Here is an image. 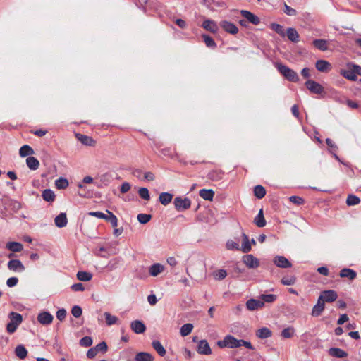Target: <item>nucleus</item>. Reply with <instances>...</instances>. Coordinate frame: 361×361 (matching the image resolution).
Segmentation results:
<instances>
[{"instance_id":"nucleus-4","label":"nucleus","mask_w":361,"mask_h":361,"mask_svg":"<svg viewBox=\"0 0 361 361\" xmlns=\"http://www.w3.org/2000/svg\"><path fill=\"white\" fill-rule=\"evenodd\" d=\"M353 66H355V63H348L345 68L341 69L340 74L347 80L356 81L357 79V73H355L356 69Z\"/></svg>"},{"instance_id":"nucleus-21","label":"nucleus","mask_w":361,"mask_h":361,"mask_svg":"<svg viewBox=\"0 0 361 361\" xmlns=\"http://www.w3.org/2000/svg\"><path fill=\"white\" fill-rule=\"evenodd\" d=\"M339 276L341 278H348L349 280L353 281L356 278L357 273L353 269L344 268L341 270Z\"/></svg>"},{"instance_id":"nucleus-11","label":"nucleus","mask_w":361,"mask_h":361,"mask_svg":"<svg viewBox=\"0 0 361 361\" xmlns=\"http://www.w3.org/2000/svg\"><path fill=\"white\" fill-rule=\"evenodd\" d=\"M273 262L276 267L280 268H290L292 267V264L283 256H276Z\"/></svg>"},{"instance_id":"nucleus-40","label":"nucleus","mask_w":361,"mask_h":361,"mask_svg":"<svg viewBox=\"0 0 361 361\" xmlns=\"http://www.w3.org/2000/svg\"><path fill=\"white\" fill-rule=\"evenodd\" d=\"M92 278V274L87 271H79L77 273V279L81 281H90Z\"/></svg>"},{"instance_id":"nucleus-37","label":"nucleus","mask_w":361,"mask_h":361,"mask_svg":"<svg viewBox=\"0 0 361 361\" xmlns=\"http://www.w3.org/2000/svg\"><path fill=\"white\" fill-rule=\"evenodd\" d=\"M42 198L44 200H45L46 202H54L55 200V197H56L54 191H52L50 189H45L42 192Z\"/></svg>"},{"instance_id":"nucleus-10","label":"nucleus","mask_w":361,"mask_h":361,"mask_svg":"<svg viewBox=\"0 0 361 361\" xmlns=\"http://www.w3.org/2000/svg\"><path fill=\"white\" fill-rule=\"evenodd\" d=\"M37 321L42 325H49L52 323L54 317L49 312H42L37 315Z\"/></svg>"},{"instance_id":"nucleus-3","label":"nucleus","mask_w":361,"mask_h":361,"mask_svg":"<svg viewBox=\"0 0 361 361\" xmlns=\"http://www.w3.org/2000/svg\"><path fill=\"white\" fill-rule=\"evenodd\" d=\"M8 318L11 321L6 325V330L9 334H13L22 323L23 317L18 312H11L8 314Z\"/></svg>"},{"instance_id":"nucleus-15","label":"nucleus","mask_w":361,"mask_h":361,"mask_svg":"<svg viewBox=\"0 0 361 361\" xmlns=\"http://www.w3.org/2000/svg\"><path fill=\"white\" fill-rule=\"evenodd\" d=\"M240 13L243 17H244L245 19H247L250 23H252L253 25H258L260 23L259 18L253 14L252 13L246 11V10H241Z\"/></svg>"},{"instance_id":"nucleus-61","label":"nucleus","mask_w":361,"mask_h":361,"mask_svg":"<svg viewBox=\"0 0 361 361\" xmlns=\"http://www.w3.org/2000/svg\"><path fill=\"white\" fill-rule=\"evenodd\" d=\"M9 206L11 207V209L13 210L14 212H17L21 208L20 203L15 200L11 201Z\"/></svg>"},{"instance_id":"nucleus-46","label":"nucleus","mask_w":361,"mask_h":361,"mask_svg":"<svg viewBox=\"0 0 361 361\" xmlns=\"http://www.w3.org/2000/svg\"><path fill=\"white\" fill-rule=\"evenodd\" d=\"M271 28L279 34L281 37H284L286 36V32L283 27L277 23H271L270 25Z\"/></svg>"},{"instance_id":"nucleus-16","label":"nucleus","mask_w":361,"mask_h":361,"mask_svg":"<svg viewBox=\"0 0 361 361\" xmlns=\"http://www.w3.org/2000/svg\"><path fill=\"white\" fill-rule=\"evenodd\" d=\"M241 238H242V245L240 248V251L244 253L249 252L251 250V243L250 242L248 236L243 232L241 233Z\"/></svg>"},{"instance_id":"nucleus-28","label":"nucleus","mask_w":361,"mask_h":361,"mask_svg":"<svg viewBox=\"0 0 361 361\" xmlns=\"http://www.w3.org/2000/svg\"><path fill=\"white\" fill-rule=\"evenodd\" d=\"M154 357L149 353L140 352L136 354L135 361H153Z\"/></svg>"},{"instance_id":"nucleus-7","label":"nucleus","mask_w":361,"mask_h":361,"mask_svg":"<svg viewBox=\"0 0 361 361\" xmlns=\"http://www.w3.org/2000/svg\"><path fill=\"white\" fill-rule=\"evenodd\" d=\"M197 351L200 355H209L212 354V350L207 340L198 341Z\"/></svg>"},{"instance_id":"nucleus-36","label":"nucleus","mask_w":361,"mask_h":361,"mask_svg":"<svg viewBox=\"0 0 361 361\" xmlns=\"http://www.w3.org/2000/svg\"><path fill=\"white\" fill-rule=\"evenodd\" d=\"M34 153H35V152H34L33 149L27 145H25L22 146L19 150V154L22 157H25L27 156L32 155Z\"/></svg>"},{"instance_id":"nucleus-18","label":"nucleus","mask_w":361,"mask_h":361,"mask_svg":"<svg viewBox=\"0 0 361 361\" xmlns=\"http://www.w3.org/2000/svg\"><path fill=\"white\" fill-rule=\"evenodd\" d=\"M246 307L249 310L253 311L264 307V302L255 299H250L246 302Z\"/></svg>"},{"instance_id":"nucleus-45","label":"nucleus","mask_w":361,"mask_h":361,"mask_svg":"<svg viewBox=\"0 0 361 361\" xmlns=\"http://www.w3.org/2000/svg\"><path fill=\"white\" fill-rule=\"evenodd\" d=\"M121 259L120 258H114L111 259L108 264L106 265V268L109 271H113L118 267V266L121 264Z\"/></svg>"},{"instance_id":"nucleus-47","label":"nucleus","mask_w":361,"mask_h":361,"mask_svg":"<svg viewBox=\"0 0 361 361\" xmlns=\"http://www.w3.org/2000/svg\"><path fill=\"white\" fill-rule=\"evenodd\" d=\"M295 329L293 326H289L281 331V336L284 338H290L295 334Z\"/></svg>"},{"instance_id":"nucleus-30","label":"nucleus","mask_w":361,"mask_h":361,"mask_svg":"<svg viewBox=\"0 0 361 361\" xmlns=\"http://www.w3.org/2000/svg\"><path fill=\"white\" fill-rule=\"evenodd\" d=\"M199 195L202 199L212 201L214 196V192L212 189H202L200 190Z\"/></svg>"},{"instance_id":"nucleus-41","label":"nucleus","mask_w":361,"mask_h":361,"mask_svg":"<svg viewBox=\"0 0 361 361\" xmlns=\"http://www.w3.org/2000/svg\"><path fill=\"white\" fill-rule=\"evenodd\" d=\"M314 46L321 51H326L328 49L327 41L325 39H314L313 41Z\"/></svg>"},{"instance_id":"nucleus-34","label":"nucleus","mask_w":361,"mask_h":361,"mask_svg":"<svg viewBox=\"0 0 361 361\" xmlns=\"http://www.w3.org/2000/svg\"><path fill=\"white\" fill-rule=\"evenodd\" d=\"M254 222L259 228H262V227L265 226L266 221H265V219L264 217L263 209H261L259 210L258 214L255 218Z\"/></svg>"},{"instance_id":"nucleus-5","label":"nucleus","mask_w":361,"mask_h":361,"mask_svg":"<svg viewBox=\"0 0 361 361\" xmlns=\"http://www.w3.org/2000/svg\"><path fill=\"white\" fill-rule=\"evenodd\" d=\"M175 208L178 211H183L189 209L191 206V201L188 197H176L173 200Z\"/></svg>"},{"instance_id":"nucleus-24","label":"nucleus","mask_w":361,"mask_h":361,"mask_svg":"<svg viewBox=\"0 0 361 361\" xmlns=\"http://www.w3.org/2000/svg\"><path fill=\"white\" fill-rule=\"evenodd\" d=\"M77 139L83 145L87 146H92L94 143V140L87 135H85L82 134L77 133L75 135Z\"/></svg>"},{"instance_id":"nucleus-42","label":"nucleus","mask_w":361,"mask_h":361,"mask_svg":"<svg viewBox=\"0 0 361 361\" xmlns=\"http://www.w3.org/2000/svg\"><path fill=\"white\" fill-rule=\"evenodd\" d=\"M193 327V325L190 323L183 324L180 329V335L183 337L187 336L192 332Z\"/></svg>"},{"instance_id":"nucleus-27","label":"nucleus","mask_w":361,"mask_h":361,"mask_svg":"<svg viewBox=\"0 0 361 361\" xmlns=\"http://www.w3.org/2000/svg\"><path fill=\"white\" fill-rule=\"evenodd\" d=\"M271 335V331L267 327H262L256 331V336L261 339L269 338Z\"/></svg>"},{"instance_id":"nucleus-56","label":"nucleus","mask_w":361,"mask_h":361,"mask_svg":"<svg viewBox=\"0 0 361 361\" xmlns=\"http://www.w3.org/2000/svg\"><path fill=\"white\" fill-rule=\"evenodd\" d=\"M92 344V339L90 336H85L80 341V345L83 347H90Z\"/></svg>"},{"instance_id":"nucleus-14","label":"nucleus","mask_w":361,"mask_h":361,"mask_svg":"<svg viewBox=\"0 0 361 361\" xmlns=\"http://www.w3.org/2000/svg\"><path fill=\"white\" fill-rule=\"evenodd\" d=\"M221 27L227 32L230 33V34H232V35H235L236 33H238V28L237 27V26L229 22V21H226V20H224L222 22H221Z\"/></svg>"},{"instance_id":"nucleus-54","label":"nucleus","mask_w":361,"mask_h":361,"mask_svg":"<svg viewBox=\"0 0 361 361\" xmlns=\"http://www.w3.org/2000/svg\"><path fill=\"white\" fill-rule=\"evenodd\" d=\"M137 218L140 224H145L150 221L152 216L147 214H139Z\"/></svg>"},{"instance_id":"nucleus-17","label":"nucleus","mask_w":361,"mask_h":361,"mask_svg":"<svg viewBox=\"0 0 361 361\" xmlns=\"http://www.w3.org/2000/svg\"><path fill=\"white\" fill-rule=\"evenodd\" d=\"M325 308V304L322 298H318L317 304L313 307L312 310V316L319 317L321 315Z\"/></svg>"},{"instance_id":"nucleus-1","label":"nucleus","mask_w":361,"mask_h":361,"mask_svg":"<svg viewBox=\"0 0 361 361\" xmlns=\"http://www.w3.org/2000/svg\"><path fill=\"white\" fill-rule=\"evenodd\" d=\"M216 345L220 348H236L241 345L245 346L247 349L254 350L255 348L250 341H247L243 339H237L231 335H226L224 336L223 340L218 341Z\"/></svg>"},{"instance_id":"nucleus-51","label":"nucleus","mask_w":361,"mask_h":361,"mask_svg":"<svg viewBox=\"0 0 361 361\" xmlns=\"http://www.w3.org/2000/svg\"><path fill=\"white\" fill-rule=\"evenodd\" d=\"M296 281V278L294 276H287L281 279V283L285 286L293 285Z\"/></svg>"},{"instance_id":"nucleus-52","label":"nucleus","mask_w":361,"mask_h":361,"mask_svg":"<svg viewBox=\"0 0 361 361\" xmlns=\"http://www.w3.org/2000/svg\"><path fill=\"white\" fill-rule=\"evenodd\" d=\"M202 37L207 47L212 48H215L216 47V42L211 37L207 35H202Z\"/></svg>"},{"instance_id":"nucleus-53","label":"nucleus","mask_w":361,"mask_h":361,"mask_svg":"<svg viewBox=\"0 0 361 361\" xmlns=\"http://www.w3.org/2000/svg\"><path fill=\"white\" fill-rule=\"evenodd\" d=\"M276 295L274 294H263L261 295L262 302H273L276 300Z\"/></svg>"},{"instance_id":"nucleus-23","label":"nucleus","mask_w":361,"mask_h":361,"mask_svg":"<svg viewBox=\"0 0 361 361\" xmlns=\"http://www.w3.org/2000/svg\"><path fill=\"white\" fill-rule=\"evenodd\" d=\"M329 354L335 357L343 358L348 356V353L343 350L338 348H331L329 350Z\"/></svg>"},{"instance_id":"nucleus-13","label":"nucleus","mask_w":361,"mask_h":361,"mask_svg":"<svg viewBox=\"0 0 361 361\" xmlns=\"http://www.w3.org/2000/svg\"><path fill=\"white\" fill-rule=\"evenodd\" d=\"M8 268L9 270L13 271L22 272L25 270V267L22 262L18 259H11L8 263Z\"/></svg>"},{"instance_id":"nucleus-49","label":"nucleus","mask_w":361,"mask_h":361,"mask_svg":"<svg viewBox=\"0 0 361 361\" xmlns=\"http://www.w3.org/2000/svg\"><path fill=\"white\" fill-rule=\"evenodd\" d=\"M213 276L215 280L221 281L226 278L227 272L225 269H219L213 272Z\"/></svg>"},{"instance_id":"nucleus-35","label":"nucleus","mask_w":361,"mask_h":361,"mask_svg":"<svg viewBox=\"0 0 361 361\" xmlns=\"http://www.w3.org/2000/svg\"><path fill=\"white\" fill-rule=\"evenodd\" d=\"M15 353L18 358L23 360L27 357V350L23 345H18L15 349Z\"/></svg>"},{"instance_id":"nucleus-50","label":"nucleus","mask_w":361,"mask_h":361,"mask_svg":"<svg viewBox=\"0 0 361 361\" xmlns=\"http://www.w3.org/2000/svg\"><path fill=\"white\" fill-rule=\"evenodd\" d=\"M360 202V199L353 195H349L346 200V204L348 206H354L357 205Z\"/></svg>"},{"instance_id":"nucleus-6","label":"nucleus","mask_w":361,"mask_h":361,"mask_svg":"<svg viewBox=\"0 0 361 361\" xmlns=\"http://www.w3.org/2000/svg\"><path fill=\"white\" fill-rule=\"evenodd\" d=\"M242 260L243 262L250 269H255L259 266V260L251 254L244 255Z\"/></svg>"},{"instance_id":"nucleus-20","label":"nucleus","mask_w":361,"mask_h":361,"mask_svg":"<svg viewBox=\"0 0 361 361\" xmlns=\"http://www.w3.org/2000/svg\"><path fill=\"white\" fill-rule=\"evenodd\" d=\"M202 27L207 31L212 33H216L218 31V25L214 20H205L202 25Z\"/></svg>"},{"instance_id":"nucleus-12","label":"nucleus","mask_w":361,"mask_h":361,"mask_svg":"<svg viewBox=\"0 0 361 361\" xmlns=\"http://www.w3.org/2000/svg\"><path fill=\"white\" fill-rule=\"evenodd\" d=\"M130 329L135 334H140L146 331V326L140 320H134L130 323Z\"/></svg>"},{"instance_id":"nucleus-9","label":"nucleus","mask_w":361,"mask_h":361,"mask_svg":"<svg viewBox=\"0 0 361 361\" xmlns=\"http://www.w3.org/2000/svg\"><path fill=\"white\" fill-rule=\"evenodd\" d=\"M305 86L311 92L314 94H322L324 92L323 87L314 80H307L305 82Z\"/></svg>"},{"instance_id":"nucleus-25","label":"nucleus","mask_w":361,"mask_h":361,"mask_svg":"<svg viewBox=\"0 0 361 361\" xmlns=\"http://www.w3.org/2000/svg\"><path fill=\"white\" fill-rule=\"evenodd\" d=\"M164 269V267L163 265H161L159 263H156V264H152L149 267V272L151 276H157V275H159V274L163 272Z\"/></svg>"},{"instance_id":"nucleus-31","label":"nucleus","mask_w":361,"mask_h":361,"mask_svg":"<svg viewBox=\"0 0 361 361\" xmlns=\"http://www.w3.org/2000/svg\"><path fill=\"white\" fill-rule=\"evenodd\" d=\"M240 239L235 238V240H228L226 243V247L228 250H240L239 245Z\"/></svg>"},{"instance_id":"nucleus-26","label":"nucleus","mask_w":361,"mask_h":361,"mask_svg":"<svg viewBox=\"0 0 361 361\" xmlns=\"http://www.w3.org/2000/svg\"><path fill=\"white\" fill-rule=\"evenodd\" d=\"M316 68L321 72H327L331 68V64L325 60H319L315 64Z\"/></svg>"},{"instance_id":"nucleus-63","label":"nucleus","mask_w":361,"mask_h":361,"mask_svg":"<svg viewBox=\"0 0 361 361\" xmlns=\"http://www.w3.org/2000/svg\"><path fill=\"white\" fill-rule=\"evenodd\" d=\"M18 282V279L17 277H11L8 279L6 281V285L8 287H13L17 285Z\"/></svg>"},{"instance_id":"nucleus-60","label":"nucleus","mask_w":361,"mask_h":361,"mask_svg":"<svg viewBox=\"0 0 361 361\" xmlns=\"http://www.w3.org/2000/svg\"><path fill=\"white\" fill-rule=\"evenodd\" d=\"M66 317V310L63 308L60 309L56 312V317L61 322L63 321Z\"/></svg>"},{"instance_id":"nucleus-38","label":"nucleus","mask_w":361,"mask_h":361,"mask_svg":"<svg viewBox=\"0 0 361 361\" xmlns=\"http://www.w3.org/2000/svg\"><path fill=\"white\" fill-rule=\"evenodd\" d=\"M153 348L160 356H164L166 350L159 341H153L152 343Z\"/></svg>"},{"instance_id":"nucleus-8","label":"nucleus","mask_w":361,"mask_h":361,"mask_svg":"<svg viewBox=\"0 0 361 361\" xmlns=\"http://www.w3.org/2000/svg\"><path fill=\"white\" fill-rule=\"evenodd\" d=\"M319 298H322V300L324 301V302H331L337 299L338 294L335 290H324L321 293V295Z\"/></svg>"},{"instance_id":"nucleus-59","label":"nucleus","mask_w":361,"mask_h":361,"mask_svg":"<svg viewBox=\"0 0 361 361\" xmlns=\"http://www.w3.org/2000/svg\"><path fill=\"white\" fill-rule=\"evenodd\" d=\"M289 200L291 202L297 205H300L304 202L303 199L298 196H291Z\"/></svg>"},{"instance_id":"nucleus-64","label":"nucleus","mask_w":361,"mask_h":361,"mask_svg":"<svg viewBox=\"0 0 361 361\" xmlns=\"http://www.w3.org/2000/svg\"><path fill=\"white\" fill-rule=\"evenodd\" d=\"M71 289L75 292L76 291H83L85 288H84V286L81 283H78L73 284L71 286Z\"/></svg>"},{"instance_id":"nucleus-33","label":"nucleus","mask_w":361,"mask_h":361,"mask_svg":"<svg viewBox=\"0 0 361 361\" xmlns=\"http://www.w3.org/2000/svg\"><path fill=\"white\" fill-rule=\"evenodd\" d=\"M26 164L31 170H37L39 166V161L34 157H28L26 159Z\"/></svg>"},{"instance_id":"nucleus-62","label":"nucleus","mask_w":361,"mask_h":361,"mask_svg":"<svg viewBox=\"0 0 361 361\" xmlns=\"http://www.w3.org/2000/svg\"><path fill=\"white\" fill-rule=\"evenodd\" d=\"M97 353L99 351L106 352L107 350V345L104 341H102L94 347Z\"/></svg>"},{"instance_id":"nucleus-29","label":"nucleus","mask_w":361,"mask_h":361,"mask_svg":"<svg viewBox=\"0 0 361 361\" xmlns=\"http://www.w3.org/2000/svg\"><path fill=\"white\" fill-rule=\"evenodd\" d=\"M6 249L14 252H18L23 250V246L18 242H8L6 245Z\"/></svg>"},{"instance_id":"nucleus-57","label":"nucleus","mask_w":361,"mask_h":361,"mask_svg":"<svg viewBox=\"0 0 361 361\" xmlns=\"http://www.w3.org/2000/svg\"><path fill=\"white\" fill-rule=\"evenodd\" d=\"M71 313L75 317L78 318L82 315V308L80 306L75 305L71 310Z\"/></svg>"},{"instance_id":"nucleus-19","label":"nucleus","mask_w":361,"mask_h":361,"mask_svg":"<svg viewBox=\"0 0 361 361\" xmlns=\"http://www.w3.org/2000/svg\"><path fill=\"white\" fill-rule=\"evenodd\" d=\"M286 35L290 41L294 43H297L300 41V35L293 27H288L286 30Z\"/></svg>"},{"instance_id":"nucleus-22","label":"nucleus","mask_w":361,"mask_h":361,"mask_svg":"<svg viewBox=\"0 0 361 361\" xmlns=\"http://www.w3.org/2000/svg\"><path fill=\"white\" fill-rule=\"evenodd\" d=\"M54 223L59 228L65 227L67 225L68 219L66 213H61L54 219Z\"/></svg>"},{"instance_id":"nucleus-48","label":"nucleus","mask_w":361,"mask_h":361,"mask_svg":"<svg viewBox=\"0 0 361 361\" xmlns=\"http://www.w3.org/2000/svg\"><path fill=\"white\" fill-rule=\"evenodd\" d=\"M55 185L58 189H65L68 186V181L66 178H59L55 180Z\"/></svg>"},{"instance_id":"nucleus-43","label":"nucleus","mask_w":361,"mask_h":361,"mask_svg":"<svg viewBox=\"0 0 361 361\" xmlns=\"http://www.w3.org/2000/svg\"><path fill=\"white\" fill-rule=\"evenodd\" d=\"M106 213L107 214H106V218H104V219H105L107 221H109L111 224L112 226L116 228L118 226L117 217L111 212L109 210H106Z\"/></svg>"},{"instance_id":"nucleus-44","label":"nucleus","mask_w":361,"mask_h":361,"mask_svg":"<svg viewBox=\"0 0 361 361\" xmlns=\"http://www.w3.org/2000/svg\"><path fill=\"white\" fill-rule=\"evenodd\" d=\"M254 194L257 198L262 199L266 195V190L262 185H256L254 188Z\"/></svg>"},{"instance_id":"nucleus-58","label":"nucleus","mask_w":361,"mask_h":361,"mask_svg":"<svg viewBox=\"0 0 361 361\" xmlns=\"http://www.w3.org/2000/svg\"><path fill=\"white\" fill-rule=\"evenodd\" d=\"M284 13L290 16H294L297 14L296 10L288 6L286 4H285L284 6Z\"/></svg>"},{"instance_id":"nucleus-55","label":"nucleus","mask_w":361,"mask_h":361,"mask_svg":"<svg viewBox=\"0 0 361 361\" xmlns=\"http://www.w3.org/2000/svg\"><path fill=\"white\" fill-rule=\"evenodd\" d=\"M138 194L140 197L145 200H149L150 199L149 190L146 188H140L138 190Z\"/></svg>"},{"instance_id":"nucleus-32","label":"nucleus","mask_w":361,"mask_h":361,"mask_svg":"<svg viewBox=\"0 0 361 361\" xmlns=\"http://www.w3.org/2000/svg\"><path fill=\"white\" fill-rule=\"evenodd\" d=\"M173 197V195L171 193L161 192L159 195V202L163 205L166 206V205L169 204L172 201Z\"/></svg>"},{"instance_id":"nucleus-39","label":"nucleus","mask_w":361,"mask_h":361,"mask_svg":"<svg viewBox=\"0 0 361 361\" xmlns=\"http://www.w3.org/2000/svg\"><path fill=\"white\" fill-rule=\"evenodd\" d=\"M104 317L105 318V322H106V325L108 326H111L113 324H115L117 323V322L118 321V319L117 317L114 316V315H112L109 312H105L104 313Z\"/></svg>"},{"instance_id":"nucleus-2","label":"nucleus","mask_w":361,"mask_h":361,"mask_svg":"<svg viewBox=\"0 0 361 361\" xmlns=\"http://www.w3.org/2000/svg\"><path fill=\"white\" fill-rule=\"evenodd\" d=\"M276 68H277L278 71L288 81L294 82L299 81V76L298 73L287 66H285L281 63H277L276 64Z\"/></svg>"}]
</instances>
